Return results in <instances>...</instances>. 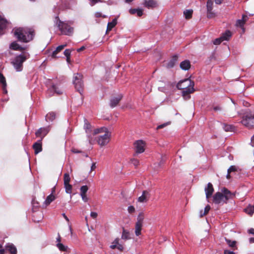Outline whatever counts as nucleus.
Wrapping results in <instances>:
<instances>
[{"mask_svg": "<svg viewBox=\"0 0 254 254\" xmlns=\"http://www.w3.org/2000/svg\"><path fill=\"white\" fill-rule=\"evenodd\" d=\"M210 209V206L209 205H206L204 208V210L203 212H202V210L200 211V217H202L203 216L207 215L208 214V213L209 212Z\"/></svg>", "mask_w": 254, "mask_h": 254, "instance_id": "nucleus-35", "label": "nucleus"}, {"mask_svg": "<svg viewBox=\"0 0 254 254\" xmlns=\"http://www.w3.org/2000/svg\"><path fill=\"white\" fill-rule=\"evenodd\" d=\"M169 124V123H164V124H163L162 125H160L159 126H158L157 127V129H161V128H162L165 127H166L167 125H168Z\"/></svg>", "mask_w": 254, "mask_h": 254, "instance_id": "nucleus-48", "label": "nucleus"}, {"mask_svg": "<svg viewBox=\"0 0 254 254\" xmlns=\"http://www.w3.org/2000/svg\"><path fill=\"white\" fill-rule=\"evenodd\" d=\"M143 220L144 214L143 213L141 212L138 214L137 218V222L135 223V233L137 236L141 234Z\"/></svg>", "mask_w": 254, "mask_h": 254, "instance_id": "nucleus-8", "label": "nucleus"}, {"mask_svg": "<svg viewBox=\"0 0 254 254\" xmlns=\"http://www.w3.org/2000/svg\"><path fill=\"white\" fill-rule=\"evenodd\" d=\"M64 187L65 190V192L67 193H71L72 187L71 185H70L69 184H64Z\"/></svg>", "mask_w": 254, "mask_h": 254, "instance_id": "nucleus-36", "label": "nucleus"}, {"mask_svg": "<svg viewBox=\"0 0 254 254\" xmlns=\"http://www.w3.org/2000/svg\"><path fill=\"white\" fill-rule=\"evenodd\" d=\"M235 194L232 193L227 188L224 187L221 191L216 192L213 196V202L217 204L223 205L226 204L230 199H232Z\"/></svg>", "mask_w": 254, "mask_h": 254, "instance_id": "nucleus-2", "label": "nucleus"}, {"mask_svg": "<svg viewBox=\"0 0 254 254\" xmlns=\"http://www.w3.org/2000/svg\"><path fill=\"white\" fill-rule=\"evenodd\" d=\"M88 188L86 185L83 186L80 188V194H86L88 191Z\"/></svg>", "mask_w": 254, "mask_h": 254, "instance_id": "nucleus-41", "label": "nucleus"}, {"mask_svg": "<svg viewBox=\"0 0 254 254\" xmlns=\"http://www.w3.org/2000/svg\"><path fill=\"white\" fill-rule=\"evenodd\" d=\"M119 238H116L114 241L113 242V244H115V245H116L117 246L119 245Z\"/></svg>", "mask_w": 254, "mask_h": 254, "instance_id": "nucleus-58", "label": "nucleus"}, {"mask_svg": "<svg viewBox=\"0 0 254 254\" xmlns=\"http://www.w3.org/2000/svg\"><path fill=\"white\" fill-rule=\"evenodd\" d=\"M0 83H1V84H2V88L3 91V92L5 94H6L7 91L6 89V80H5V78L4 76H3V75L1 73H0Z\"/></svg>", "mask_w": 254, "mask_h": 254, "instance_id": "nucleus-19", "label": "nucleus"}, {"mask_svg": "<svg viewBox=\"0 0 254 254\" xmlns=\"http://www.w3.org/2000/svg\"><path fill=\"white\" fill-rule=\"evenodd\" d=\"M213 109L214 111H219L221 110V108L219 106H216L215 107L213 108Z\"/></svg>", "mask_w": 254, "mask_h": 254, "instance_id": "nucleus-62", "label": "nucleus"}, {"mask_svg": "<svg viewBox=\"0 0 254 254\" xmlns=\"http://www.w3.org/2000/svg\"><path fill=\"white\" fill-rule=\"evenodd\" d=\"M143 5L148 8H153L157 6V2L155 0H144Z\"/></svg>", "mask_w": 254, "mask_h": 254, "instance_id": "nucleus-16", "label": "nucleus"}, {"mask_svg": "<svg viewBox=\"0 0 254 254\" xmlns=\"http://www.w3.org/2000/svg\"><path fill=\"white\" fill-rule=\"evenodd\" d=\"M57 247L58 248V249L62 252H65L67 250V247H65L64 246L63 244L61 243H58L57 244Z\"/></svg>", "mask_w": 254, "mask_h": 254, "instance_id": "nucleus-39", "label": "nucleus"}, {"mask_svg": "<svg viewBox=\"0 0 254 254\" xmlns=\"http://www.w3.org/2000/svg\"><path fill=\"white\" fill-rule=\"evenodd\" d=\"M117 249H118L121 252H122L123 251L124 248L122 245L119 244L117 246Z\"/></svg>", "mask_w": 254, "mask_h": 254, "instance_id": "nucleus-52", "label": "nucleus"}, {"mask_svg": "<svg viewBox=\"0 0 254 254\" xmlns=\"http://www.w3.org/2000/svg\"><path fill=\"white\" fill-rule=\"evenodd\" d=\"M110 248L112 249H115L117 248V245H115V244L112 243V245L110 246Z\"/></svg>", "mask_w": 254, "mask_h": 254, "instance_id": "nucleus-64", "label": "nucleus"}, {"mask_svg": "<svg viewBox=\"0 0 254 254\" xmlns=\"http://www.w3.org/2000/svg\"><path fill=\"white\" fill-rule=\"evenodd\" d=\"M63 89L56 84H53L51 87L48 88L47 91L50 97L53 96L55 93L57 95H61L63 93Z\"/></svg>", "mask_w": 254, "mask_h": 254, "instance_id": "nucleus-10", "label": "nucleus"}, {"mask_svg": "<svg viewBox=\"0 0 254 254\" xmlns=\"http://www.w3.org/2000/svg\"><path fill=\"white\" fill-rule=\"evenodd\" d=\"M71 51L69 49H66L64 51V55L67 58V59H70Z\"/></svg>", "mask_w": 254, "mask_h": 254, "instance_id": "nucleus-44", "label": "nucleus"}, {"mask_svg": "<svg viewBox=\"0 0 254 254\" xmlns=\"http://www.w3.org/2000/svg\"><path fill=\"white\" fill-rule=\"evenodd\" d=\"M248 232L250 234H253L254 235V228H251L248 230Z\"/></svg>", "mask_w": 254, "mask_h": 254, "instance_id": "nucleus-60", "label": "nucleus"}, {"mask_svg": "<svg viewBox=\"0 0 254 254\" xmlns=\"http://www.w3.org/2000/svg\"><path fill=\"white\" fill-rule=\"evenodd\" d=\"M111 133H106L98 137L97 142L101 146L107 144L110 140Z\"/></svg>", "mask_w": 254, "mask_h": 254, "instance_id": "nucleus-11", "label": "nucleus"}, {"mask_svg": "<svg viewBox=\"0 0 254 254\" xmlns=\"http://www.w3.org/2000/svg\"><path fill=\"white\" fill-rule=\"evenodd\" d=\"M71 151L73 152V153H81L82 152L81 151H79L78 150V149H76V148H72L71 149Z\"/></svg>", "mask_w": 254, "mask_h": 254, "instance_id": "nucleus-57", "label": "nucleus"}, {"mask_svg": "<svg viewBox=\"0 0 254 254\" xmlns=\"http://www.w3.org/2000/svg\"><path fill=\"white\" fill-rule=\"evenodd\" d=\"M55 198V196L52 193L50 194L47 197L45 201V204L47 205H49Z\"/></svg>", "mask_w": 254, "mask_h": 254, "instance_id": "nucleus-31", "label": "nucleus"}, {"mask_svg": "<svg viewBox=\"0 0 254 254\" xmlns=\"http://www.w3.org/2000/svg\"><path fill=\"white\" fill-rule=\"evenodd\" d=\"M127 211L129 213H133L135 212V208L133 206H129L128 207Z\"/></svg>", "mask_w": 254, "mask_h": 254, "instance_id": "nucleus-47", "label": "nucleus"}, {"mask_svg": "<svg viewBox=\"0 0 254 254\" xmlns=\"http://www.w3.org/2000/svg\"><path fill=\"white\" fill-rule=\"evenodd\" d=\"M14 35L18 41L28 43L33 40L34 30L31 28L19 27L15 29Z\"/></svg>", "mask_w": 254, "mask_h": 254, "instance_id": "nucleus-1", "label": "nucleus"}, {"mask_svg": "<svg viewBox=\"0 0 254 254\" xmlns=\"http://www.w3.org/2000/svg\"><path fill=\"white\" fill-rule=\"evenodd\" d=\"M232 36V33L230 30H226L224 33L221 34L220 37L223 41L228 40Z\"/></svg>", "mask_w": 254, "mask_h": 254, "instance_id": "nucleus-25", "label": "nucleus"}, {"mask_svg": "<svg viewBox=\"0 0 254 254\" xmlns=\"http://www.w3.org/2000/svg\"><path fill=\"white\" fill-rule=\"evenodd\" d=\"M80 195H81L82 200L84 202H87L88 201V198L86 196V194H81Z\"/></svg>", "mask_w": 254, "mask_h": 254, "instance_id": "nucleus-50", "label": "nucleus"}, {"mask_svg": "<svg viewBox=\"0 0 254 254\" xmlns=\"http://www.w3.org/2000/svg\"><path fill=\"white\" fill-rule=\"evenodd\" d=\"M65 46V45H60L57 47L56 50L52 53V57L54 59L57 58V55L62 50H63Z\"/></svg>", "mask_w": 254, "mask_h": 254, "instance_id": "nucleus-24", "label": "nucleus"}, {"mask_svg": "<svg viewBox=\"0 0 254 254\" xmlns=\"http://www.w3.org/2000/svg\"><path fill=\"white\" fill-rule=\"evenodd\" d=\"M29 57L28 54H21L17 56L13 61L11 62V64L13 65L15 69L17 71H20L23 68V63Z\"/></svg>", "mask_w": 254, "mask_h": 254, "instance_id": "nucleus-6", "label": "nucleus"}, {"mask_svg": "<svg viewBox=\"0 0 254 254\" xmlns=\"http://www.w3.org/2000/svg\"><path fill=\"white\" fill-rule=\"evenodd\" d=\"M137 9L131 8L129 9V12L131 14H134L136 13Z\"/></svg>", "mask_w": 254, "mask_h": 254, "instance_id": "nucleus-53", "label": "nucleus"}, {"mask_svg": "<svg viewBox=\"0 0 254 254\" xmlns=\"http://www.w3.org/2000/svg\"><path fill=\"white\" fill-rule=\"evenodd\" d=\"M207 11V17L209 18H211L214 17L215 16V13H214L212 10L211 11Z\"/></svg>", "mask_w": 254, "mask_h": 254, "instance_id": "nucleus-46", "label": "nucleus"}, {"mask_svg": "<svg viewBox=\"0 0 254 254\" xmlns=\"http://www.w3.org/2000/svg\"><path fill=\"white\" fill-rule=\"evenodd\" d=\"M49 131V127L40 128L36 132V137H41V139L46 135Z\"/></svg>", "mask_w": 254, "mask_h": 254, "instance_id": "nucleus-13", "label": "nucleus"}, {"mask_svg": "<svg viewBox=\"0 0 254 254\" xmlns=\"http://www.w3.org/2000/svg\"><path fill=\"white\" fill-rule=\"evenodd\" d=\"M56 118V114L54 112H50L46 116L47 121H53Z\"/></svg>", "mask_w": 254, "mask_h": 254, "instance_id": "nucleus-30", "label": "nucleus"}, {"mask_svg": "<svg viewBox=\"0 0 254 254\" xmlns=\"http://www.w3.org/2000/svg\"><path fill=\"white\" fill-rule=\"evenodd\" d=\"M5 251H8L11 254H17V249L12 244H7L5 247Z\"/></svg>", "mask_w": 254, "mask_h": 254, "instance_id": "nucleus-18", "label": "nucleus"}, {"mask_svg": "<svg viewBox=\"0 0 254 254\" xmlns=\"http://www.w3.org/2000/svg\"><path fill=\"white\" fill-rule=\"evenodd\" d=\"M193 10L192 9L186 10L184 12V14L185 16V18L187 19H189L191 18Z\"/></svg>", "mask_w": 254, "mask_h": 254, "instance_id": "nucleus-33", "label": "nucleus"}, {"mask_svg": "<svg viewBox=\"0 0 254 254\" xmlns=\"http://www.w3.org/2000/svg\"><path fill=\"white\" fill-rule=\"evenodd\" d=\"M223 128L226 131H229L232 130L233 126L229 125L223 124Z\"/></svg>", "mask_w": 254, "mask_h": 254, "instance_id": "nucleus-42", "label": "nucleus"}, {"mask_svg": "<svg viewBox=\"0 0 254 254\" xmlns=\"http://www.w3.org/2000/svg\"><path fill=\"white\" fill-rule=\"evenodd\" d=\"M148 194V192L146 190H144L142 192L141 196L138 197V201L140 202H145L147 201L146 195Z\"/></svg>", "mask_w": 254, "mask_h": 254, "instance_id": "nucleus-29", "label": "nucleus"}, {"mask_svg": "<svg viewBox=\"0 0 254 254\" xmlns=\"http://www.w3.org/2000/svg\"><path fill=\"white\" fill-rule=\"evenodd\" d=\"M131 163L135 167H137L139 164V160L137 159L132 158L130 159Z\"/></svg>", "mask_w": 254, "mask_h": 254, "instance_id": "nucleus-43", "label": "nucleus"}, {"mask_svg": "<svg viewBox=\"0 0 254 254\" xmlns=\"http://www.w3.org/2000/svg\"><path fill=\"white\" fill-rule=\"evenodd\" d=\"M178 60V56L177 55L173 56L171 59V60L169 61V62L168 63L167 66L169 68H172L174 66L176 63H177V61Z\"/></svg>", "mask_w": 254, "mask_h": 254, "instance_id": "nucleus-23", "label": "nucleus"}, {"mask_svg": "<svg viewBox=\"0 0 254 254\" xmlns=\"http://www.w3.org/2000/svg\"><path fill=\"white\" fill-rule=\"evenodd\" d=\"M245 212L250 215H252L254 212V206H249L245 209Z\"/></svg>", "mask_w": 254, "mask_h": 254, "instance_id": "nucleus-34", "label": "nucleus"}, {"mask_svg": "<svg viewBox=\"0 0 254 254\" xmlns=\"http://www.w3.org/2000/svg\"><path fill=\"white\" fill-rule=\"evenodd\" d=\"M224 254H235V253L229 250H224Z\"/></svg>", "mask_w": 254, "mask_h": 254, "instance_id": "nucleus-56", "label": "nucleus"}, {"mask_svg": "<svg viewBox=\"0 0 254 254\" xmlns=\"http://www.w3.org/2000/svg\"><path fill=\"white\" fill-rule=\"evenodd\" d=\"M227 244L229 245L230 247L233 249L234 250L237 249V247L236 246V241H231L226 238H225Z\"/></svg>", "mask_w": 254, "mask_h": 254, "instance_id": "nucleus-28", "label": "nucleus"}, {"mask_svg": "<svg viewBox=\"0 0 254 254\" xmlns=\"http://www.w3.org/2000/svg\"><path fill=\"white\" fill-rule=\"evenodd\" d=\"M223 41V40L220 37L219 38H217L214 40L213 44L214 45H219Z\"/></svg>", "mask_w": 254, "mask_h": 254, "instance_id": "nucleus-45", "label": "nucleus"}, {"mask_svg": "<svg viewBox=\"0 0 254 254\" xmlns=\"http://www.w3.org/2000/svg\"><path fill=\"white\" fill-rule=\"evenodd\" d=\"M117 24V21L116 18L114 19L111 22L108 23L106 32L110 31Z\"/></svg>", "mask_w": 254, "mask_h": 254, "instance_id": "nucleus-26", "label": "nucleus"}, {"mask_svg": "<svg viewBox=\"0 0 254 254\" xmlns=\"http://www.w3.org/2000/svg\"><path fill=\"white\" fill-rule=\"evenodd\" d=\"M241 123L249 129L254 128V111H246L242 118Z\"/></svg>", "mask_w": 254, "mask_h": 254, "instance_id": "nucleus-5", "label": "nucleus"}, {"mask_svg": "<svg viewBox=\"0 0 254 254\" xmlns=\"http://www.w3.org/2000/svg\"><path fill=\"white\" fill-rule=\"evenodd\" d=\"M97 213L95 212H91L90 213V216L93 219H95L97 217Z\"/></svg>", "mask_w": 254, "mask_h": 254, "instance_id": "nucleus-51", "label": "nucleus"}, {"mask_svg": "<svg viewBox=\"0 0 254 254\" xmlns=\"http://www.w3.org/2000/svg\"><path fill=\"white\" fill-rule=\"evenodd\" d=\"M91 1H92V5H93L94 4H95V3H96L98 2H103V1L102 0H91Z\"/></svg>", "mask_w": 254, "mask_h": 254, "instance_id": "nucleus-54", "label": "nucleus"}, {"mask_svg": "<svg viewBox=\"0 0 254 254\" xmlns=\"http://www.w3.org/2000/svg\"><path fill=\"white\" fill-rule=\"evenodd\" d=\"M85 49V47L84 46H82L81 47H80V48L78 49L77 50V51L78 52H80L81 51H83L84 49Z\"/></svg>", "mask_w": 254, "mask_h": 254, "instance_id": "nucleus-61", "label": "nucleus"}, {"mask_svg": "<svg viewBox=\"0 0 254 254\" xmlns=\"http://www.w3.org/2000/svg\"><path fill=\"white\" fill-rule=\"evenodd\" d=\"M95 16L96 17H100L102 16V14L100 12H97L95 13Z\"/></svg>", "mask_w": 254, "mask_h": 254, "instance_id": "nucleus-63", "label": "nucleus"}, {"mask_svg": "<svg viewBox=\"0 0 254 254\" xmlns=\"http://www.w3.org/2000/svg\"><path fill=\"white\" fill-rule=\"evenodd\" d=\"M100 132H104L105 133H111L108 131L107 128L105 127H103L94 130V134H98Z\"/></svg>", "mask_w": 254, "mask_h": 254, "instance_id": "nucleus-32", "label": "nucleus"}, {"mask_svg": "<svg viewBox=\"0 0 254 254\" xmlns=\"http://www.w3.org/2000/svg\"><path fill=\"white\" fill-rule=\"evenodd\" d=\"M180 67L183 70H189L190 67V63L189 60L183 61L180 64Z\"/></svg>", "mask_w": 254, "mask_h": 254, "instance_id": "nucleus-21", "label": "nucleus"}, {"mask_svg": "<svg viewBox=\"0 0 254 254\" xmlns=\"http://www.w3.org/2000/svg\"><path fill=\"white\" fill-rule=\"evenodd\" d=\"M5 251L2 248V247L0 245V254H5Z\"/></svg>", "mask_w": 254, "mask_h": 254, "instance_id": "nucleus-55", "label": "nucleus"}, {"mask_svg": "<svg viewBox=\"0 0 254 254\" xmlns=\"http://www.w3.org/2000/svg\"><path fill=\"white\" fill-rule=\"evenodd\" d=\"M96 163H93L92 164V166L91 167V171H93L96 168Z\"/></svg>", "mask_w": 254, "mask_h": 254, "instance_id": "nucleus-59", "label": "nucleus"}, {"mask_svg": "<svg viewBox=\"0 0 254 254\" xmlns=\"http://www.w3.org/2000/svg\"><path fill=\"white\" fill-rule=\"evenodd\" d=\"M122 239L124 240H127L131 239L129 232L126 230L124 228H123Z\"/></svg>", "mask_w": 254, "mask_h": 254, "instance_id": "nucleus-27", "label": "nucleus"}, {"mask_svg": "<svg viewBox=\"0 0 254 254\" xmlns=\"http://www.w3.org/2000/svg\"><path fill=\"white\" fill-rule=\"evenodd\" d=\"M64 184H69L70 182V178L68 173H65L64 175Z\"/></svg>", "mask_w": 254, "mask_h": 254, "instance_id": "nucleus-37", "label": "nucleus"}, {"mask_svg": "<svg viewBox=\"0 0 254 254\" xmlns=\"http://www.w3.org/2000/svg\"><path fill=\"white\" fill-rule=\"evenodd\" d=\"M35 154H37L42 150V139L38 140L33 145Z\"/></svg>", "mask_w": 254, "mask_h": 254, "instance_id": "nucleus-17", "label": "nucleus"}, {"mask_svg": "<svg viewBox=\"0 0 254 254\" xmlns=\"http://www.w3.org/2000/svg\"><path fill=\"white\" fill-rule=\"evenodd\" d=\"M136 13L138 16L140 17L143 15V10L141 9H137Z\"/></svg>", "mask_w": 254, "mask_h": 254, "instance_id": "nucleus-49", "label": "nucleus"}, {"mask_svg": "<svg viewBox=\"0 0 254 254\" xmlns=\"http://www.w3.org/2000/svg\"><path fill=\"white\" fill-rule=\"evenodd\" d=\"M206 198H209L214 192L213 185L211 183H208L206 187L204 189Z\"/></svg>", "mask_w": 254, "mask_h": 254, "instance_id": "nucleus-14", "label": "nucleus"}, {"mask_svg": "<svg viewBox=\"0 0 254 254\" xmlns=\"http://www.w3.org/2000/svg\"><path fill=\"white\" fill-rule=\"evenodd\" d=\"M123 96L122 94H119L116 97L112 98L110 101V106L112 108L117 106L121 100L122 99Z\"/></svg>", "mask_w": 254, "mask_h": 254, "instance_id": "nucleus-12", "label": "nucleus"}, {"mask_svg": "<svg viewBox=\"0 0 254 254\" xmlns=\"http://www.w3.org/2000/svg\"><path fill=\"white\" fill-rule=\"evenodd\" d=\"M10 48L13 50L15 51H22L25 50V48L21 47L18 43L16 42H13L11 43L10 45Z\"/></svg>", "mask_w": 254, "mask_h": 254, "instance_id": "nucleus-20", "label": "nucleus"}, {"mask_svg": "<svg viewBox=\"0 0 254 254\" xmlns=\"http://www.w3.org/2000/svg\"><path fill=\"white\" fill-rule=\"evenodd\" d=\"M8 24L7 20L0 14V34H3V30L6 29Z\"/></svg>", "mask_w": 254, "mask_h": 254, "instance_id": "nucleus-15", "label": "nucleus"}, {"mask_svg": "<svg viewBox=\"0 0 254 254\" xmlns=\"http://www.w3.org/2000/svg\"><path fill=\"white\" fill-rule=\"evenodd\" d=\"M133 145L135 152L134 156H135L136 154L142 153L145 151V143L141 140L134 142Z\"/></svg>", "mask_w": 254, "mask_h": 254, "instance_id": "nucleus-9", "label": "nucleus"}, {"mask_svg": "<svg viewBox=\"0 0 254 254\" xmlns=\"http://www.w3.org/2000/svg\"><path fill=\"white\" fill-rule=\"evenodd\" d=\"M238 168L236 166H231L230 168L228 169L227 172L229 173H231L233 172L238 171Z\"/></svg>", "mask_w": 254, "mask_h": 254, "instance_id": "nucleus-40", "label": "nucleus"}, {"mask_svg": "<svg viewBox=\"0 0 254 254\" xmlns=\"http://www.w3.org/2000/svg\"><path fill=\"white\" fill-rule=\"evenodd\" d=\"M83 76L80 73H75L73 77V84H74L75 88L80 94L83 90V83L82 81Z\"/></svg>", "mask_w": 254, "mask_h": 254, "instance_id": "nucleus-7", "label": "nucleus"}, {"mask_svg": "<svg viewBox=\"0 0 254 254\" xmlns=\"http://www.w3.org/2000/svg\"><path fill=\"white\" fill-rule=\"evenodd\" d=\"M55 23L61 32V34L67 36H71L73 34L74 28L70 25L72 24L71 21H63L60 20L58 16H57L55 17Z\"/></svg>", "mask_w": 254, "mask_h": 254, "instance_id": "nucleus-4", "label": "nucleus"}, {"mask_svg": "<svg viewBox=\"0 0 254 254\" xmlns=\"http://www.w3.org/2000/svg\"><path fill=\"white\" fill-rule=\"evenodd\" d=\"M194 82L190 78H187L180 81L177 85L178 89L183 90L182 95L184 97L188 96L190 98V94L194 92Z\"/></svg>", "mask_w": 254, "mask_h": 254, "instance_id": "nucleus-3", "label": "nucleus"}, {"mask_svg": "<svg viewBox=\"0 0 254 254\" xmlns=\"http://www.w3.org/2000/svg\"><path fill=\"white\" fill-rule=\"evenodd\" d=\"M213 0H208L207 2V11L212 10Z\"/></svg>", "mask_w": 254, "mask_h": 254, "instance_id": "nucleus-38", "label": "nucleus"}, {"mask_svg": "<svg viewBox=\"0 0 254 254\" xmlns=\"http://www.w3.org/2000/svg\"><path fill=\"white\" fill-rule=\"evenodd\" d=\"M247 18V16L245 15H243L242 16V19H239L237 21L236 25L238 27H240L241 28H243L244 27V24L246 21V19Z\"/></svg>", "mask_w": 254, "mask_h": 254, "instance_id": "nucleus-22", "label": "nucleus"}]
</instances>
